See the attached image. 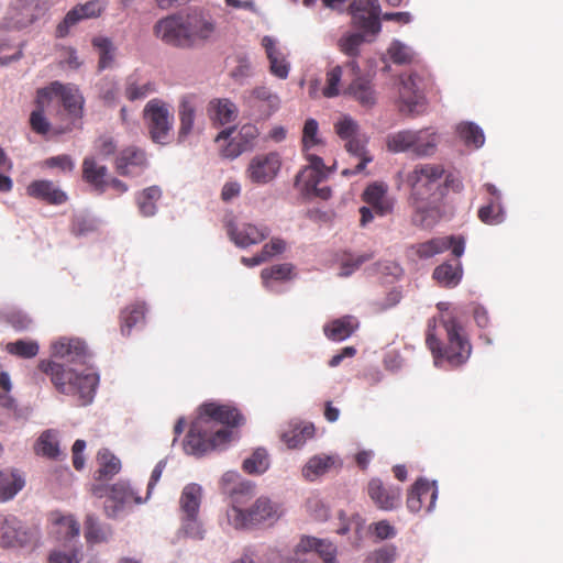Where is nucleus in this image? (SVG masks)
Returning a JSON list of instances; mask_svg holds the SVG:
<instances>
[{"mask_svg": "<svg viewBox=\"0 0 563 563\" xmlns=\"http://www.w3.org/2000/svg\"><path fill=\"white\" fill-rule=\"evenodd\" d=\"M47 91V99L52 103L54 98H58L64 110L67 112L64 123H73L81 119L84 109V98L79 90L58 81L52 82L49 86L41 88Z\"/></svg>", "mask_w": 563, "mask_h": 563, "instance_id": "10", "label": "nucleus"}, {"mask_svg": "<svg viewBox=\"0 0 563 563\" xmlns=\"http://www.w3.org/2000/svg\"><path fill=\"white\" fill-rule=\"evenodd\" d=\"M81 561V553L78 549L70 552L52 551L48 556L49 563H79Z\"/></svg>", "mask_w": 563, "mask_h": 563, "instance_id": "63", "label": "nucleus"}, {"mask_svg": "<svg viewBox=\"0 0 563 563\" xmlns=\"http://www.w3.org/2000/svg\"><path fill=\"white\" fill-rule=\"evenodd\" d=\"M484 188L489 194L486 203L477 211L481 222L487 225H498L506 219V211L501 203V195L493 184H485Z\"/></svg>", "mask_w": 563, "mask_h": 563, "instance_id": "25", "label": "nucleus"}, {"mask_svg": "<svg viewBox=\"0 0 563 563\" xmlns=\"http://www.w3.org/2000/svg\"><path fill=\"white\" fill-rule=\"evenodd\" d=\"M362 198L377 216L384 217L393 211V200L387 196V187L383 184L374 183L367 186Z\"/></svg>", "mask_w": 563, "mask_h": 563, "instance_id": "31", "label": "nucleus"}, {"mask_svg": "<svg viewBox=\"0 0 563 563\" xmlns=\"http://www.w3.org/2000/svg\"><path fill=\"white\" fill-rule=\"evenodd\" d=\"M147 166L145 151L134 145L121 150L114 162L117 173L125 177L139 176Z\"/></svg>", "mask_w": 563, "mask_h": 563, "instance_id": "21", "label": "nucleus"}, {"mask_svg": "<svg viewBox=\"0 0 563 563\" xmlns=\"http://www.w3.org/2000/svg\"><path fill=\"white\" fill-rule=\"evenodd\" d=\"M397 556V548L388 544L371 552L364 563H393Z\"/></svg>", "mask_w": 563, "mask_h": 563, "instance_id": "58", "label": "nucleus"}, {"mask_svg": "<svg viewBox=\"0 0 563 563\" xmlns=\"http://www.w3.org/2000/svg\"><path fill=\"white\" fill-rule=\"evenodd\" d=\"M314 551L324 563L336 562V547L322 539L302 537L294 550V555L287 558L286 563H299L305 561L303 555Z\"/></svg>", "mask_w": 563, "mask_h": 563, "instance_id": "16", "label": "nucleus"}, {"mask_svg": "<svg viewBox=\"0 0 563 563\" xmlns=\"http://www.w3.org/2000/svg\"><path fill=\"white\" fill-rule=\"evenodd\" d=\"M9 354L21 358H32L37 355L40 346L35 341L16 340L5 345Z\"/></svg>", "mask_w": 563, "mask_h": 563, "instance_id": "54", "label": "nucleus"}, {"mask_svg": "<svg viewBox=\"0 0 563 563\" xmlns=\"http://www.w3.org/2000/svg\"><path fill=\"white\" fill-rule=\"evenodd\" d=\"M439 144V135L430 128L421 130H402L391 133L386 145L393 153H411L418 157L432 156Z\"/></svg>", "mask_w": 563, "mask_h": 563, "instance_id": "5", "label": "nucleus"}, {"mask_svg": "<svg viewBox=\"0 0 563 563\" xmlns=\"http://www.w3.org/2000/svg\"><path fill=\"white\" fill-rule=\"evenodd\" d=\"M346 151L354 157L358 159L354 168H344L342 170V176L350 177L362 173L366 165L373 161V157L368 154L366 150V140L360 137L358 135L350 139L345 143Z\"/></svg>", "mask_w": 563, "mask_h": 563, "instance_id": "33", "label": "nucleus"}, {"mask_svg": "<svg viewBox=\"0 0 563 563\" xmlns=\"http://www.w3.org/2000/svg\"><path fill=\"white\" fill-rule=\"evenodd\" d=\"M35 453L48 459H57L59 455L58 441L52 430L44 431L34 445Z\"/></svg>", "mask_w": 563, "mask_h": 563, "instance_id": "48", "label": "nucleus"}, {"mask_svg": "<svg viewBox=\"0 0 563 563\" xmlns=\"http://www.w3.org/2000/svg\"><path fill=\"white\" fill-rule=\"evenodd\" d=\"M43 164L45 167L59 168L63 172H71L75 166L71 157L67 154L48 157Z\"/></svg>", "mask_w": 563, "mask_h": 563, "instance_id": "64", "label": "nucleus"}, {"mask_svg": "<svg viewBox=\"0 0 563 563\" xmlns=\"http://www.w3.org/2000/svg\"><path fill=\"white\" fill-rule=\"evenodd\" d=\"M92 46L98 51V70L111 68L114 64L115 47L112 41L104 36H96L91 41Z\"/></svg>", "mask_w": 563, "mask_h": 563, "instance_id": "45", "label": "nucleus"}, {"mask_svg": "<svg viewBox=\"0 0 563 563\" xmlns=\"http://www.w3.org/2000/svg\"><path fill=\"white\" fill-rule=\"evenodd\" d=\"M342 461L335 454H318L308 460L302 468V475L308 481H314L332 468H341Z\"/></svg>", "mask_w": 563, "mask_h": 563, "instance_id": "30", "label": "nucleus"}, {"mask_svg": "<svg viewBox=\"0 0 563 563\" xmlns=\"http://www.w3.org/2000/svg\"><path fill=\"white\" fill-rule=\"evenodd\" d=\"M201 497V486L195 483L186 485L179 499L181 516H198Z\"/></svg>", "mask_w": 563, "mask_h": 563, "instance_id": "40", "label": "nucleus"}, {"mask_svg": "<svg viewBox=\"0 0 563 563\" xmlns=\"http://www.w3.org/2000/svg\"><path fill=\"white\" fill-rule=\"evenodd\" d=\"M32 533L12 515L0 514V547L15 548L27 544Z\"/></svg>", "mask_w": 563, "mask_h": 563, "instance_id": "20", "label": "nucleus"}, {"mask_svg": "<svg viewBox=\"0 0 563 563\" xmlns=\"http://www.w3.org/2000/svg\"><path fill=\"white\" fill-rule=\"evenodd\" d=\"M388 54L390 56V59L395 64H409L415 60V52L407 45L402 44L399 41H395L391 43L390 47L388 48Z\"/></svg>", "mask_w": 563, "mask_h": 563, "instance_id": "56", "label": "nucleus"}, {"mask_svg": "<svg viewBox=\"0 0 563 563\" xmlns=\"http://www.w3.org/2000/svg\"><path fill=\"white\" fill-rule=\"evenodd\" d=\"M457 133L467 146L481 147L485 142L483 130L473 122H464L457 125Z\"/></svg>", "mask_w": 563, "mask_h": 563, "instance_id": "49", "label": "nucleus"}, {"mask_svg": "<svg viewBox=\"0 0 563 563\" xmlns=\"http://www.w3.org/2000/svg\"><path fill=\"white\" fill-rule=\"evenodd\" d=\"M367 495L378 509L390 511L400 505L401 488L395 485H385L382 479L375 477L367 484Z\"/></svg>", "mask_w": 563, "mask_h": 563, "instance_id": "22", "label": "nucleus"}, {"mask_svg": "<svg viewBox=\"0 0 563 563\" xmlns=\"http://www.w3.org/2000/svg\"><path fill=\"white\" fill-rule=\"evenodd\" d=\"M82 19L81 12H79L78 8L75 7L67 12L64 20L57 25L56 36L65 37L69 33V30Z\"/></svg>", "mask_w": 563, "mask_h": 563, "instance_id": "61", "label": "nucleus"}, {"mask_svg": "<svg viewBox=\"0 0 563 563\" xmlns=\"http://www.w3.org/2000/svg\"><path fill=\"white\" fill-rule=\"evenodd\" d=\"M153 32L166 45L187 48L186 19L183 14H170L159 19L154 24Z\"/></svg>", "mask_w": 563, "mask_h": 563, "instance_id": "13", "label": "nucleus"}, {"mask_svg": "<svg viewBox=\"0 0 563 563\" xmlns=\"http://www.w3.org/2000/svg\"><path fill=\"white\" fill-rule=\"evenodd\" d=\"M112 534L111 528L101 525L93 515H87L85 520V539L89 544L107 542Z\"/></svg>", "mask_w": 563, "mask_h": 563, "instance_id": "44", "label": "nucleus"}, {"mask_svg": "<svg viewBox=\"0 0 563 563\" xmlns=\"http://www.w3.org/2000/svg\"><path fill=\"white\" fill-rule=\"evenodd\" d=\"M52 522V532L56 539L67 541L79 536L80 526L73 516H64L59 512H53L49 516Z\"/></svg>", "mask_w": 563, "mask_h": 563, "instance_id": "34", "label": "nucleus"}, {"mask_svg": "<svg viewBox=\"0 0 563 563\" xmlns=\"http://www.w3.org/2000/svg\"><path fill=\"white\" fill-rule=\"evenodd\" d=\"M208 115L213 123L224 125L236 119L238 109L229 99H213L208 104Z\"/></svg>", "mask_w": 563, "mask_h": 563, "instance_id": "38", "label": "nucleus"}, {"mask_svg": "<svg viewBox=\"0 0 563 563\" xmlns=\"http://www.w3.org/2000/svg\"><path fill=\"white\" fill-rule=\"evenodd\" d=\"M146 305L143 301H136L126 306L120 312V330L122 335L129 336L133 327L145 320Z\"/></svg>", "mask_w": 563, "mask_h": 563, "instance_id": "39", "label": "nucleus"}, {"mask_svg": "<svg viewBox=\"0 0 563 563\" xmlns=\"http://www.w3.org/2000/svg\"><path fill=\"white\" fill-rule=\"evenodd\" d=\"M233 439V431L219 429L212 431L205 423V418H198L192 421L186 435L184 449L187 453L202 455L211 450L220 449L230 443Z\"/></svg>", "mask_w": 563, "mask_h": 563, "instance_id": "7", "label": "nucleus"}, {"mask_svg": "<svg viewBox=\"0 0 563 563\" xmlns=\"http://www.w3.org/2000/svg\"><path fill=\"white\" fill-rule=\"evenodd\" d=\"M24 484V478L18 471H0V503L12 499Z\"/></svg>", "mask_w": 563, "mask_h": 563, "instance_id": "41", "label": "nucleus"}, {"mask_svg": "<svg viewBox=\"0 0 563 563\" xmlns=\"http://www.w3.org/2000/svg\"><path fill=\"white\" fill-rule=\"evenodd\" d=\"M27 196L42 200L48 205H63L67 201V195L52 180H33L26 187Z\"/></svg>", "mask_w": 563, "mask_h": 563, "instance_id": "28", "label": "nucleus"}, {"mask_svg": "<svg viewBox=\"0 0 563 563\" xmlns=\"http://www.w3.org/2000/svg\"><path fill=\"white\" fill-rule=\"evenodd\" d=\"M364 35V33H347L343 35L338 42L339 49L350 57L358 56L360 47L365 41Z\"/></svg>", "mask_w": 563, "mask_h": 563, "instance_id": "55", "label": "nucleus"}, {"mask_svg": "<svg viewBox=\"0 0 563 563\" xmlns=\"http://www.w3.org/2000/svg\"><path fill=\"white\" fill-rule=\"evenodd\" d=\"M258 136V130L254 124H244L241 126L238 135L235 136L246 151L251 150L254 145L255 140Z\"/></svg>", "mask_w": 563, "mask_h": 563, "instance_id": "62", "label": "nucleus"}, {"mask_svg": "<svg viewBox=\"0 0 563 563\" xmlns=\"http://www.w3.org/2000/svg\"><path fill=\"white\" fill-rule=\"evenodd\" d=\"M37 368L49 376L55 389L64 395L78 398V406L89 405L99 383V375L90 368L78 372L53 361L42 360Z\"/></svg>", "mask_w": 563, "mask_h": 563, "instance_id": "3", "label": "nucleus"}, {"mask_svg": "<svg viewBox=\"0 0 563 563\" xmlns=\"http://www.w3.org/2000/svg\"><path fill=\"white\" fill-rule=\"evenodd\" d=\"M262 45L269 60L271 73L280 79H286L289 74V63L286 60L285 54L276 46L275 40L271 36H264Z\"/></svg>", "mask_w": 563, "mask_h": 563, "instance_id": "32", "label": "nucleus"}, {"mask_svg": "<svg viewBox=\"0 0 563 563\" xmlns=\"http://www.w3.org/2000/svg\"><path fill=\"white\" fill-rule=\"evenodd\" d=\"M350 13L353 25L364 34L377 35L380 32L378 0H353L350 4Z\"/></svg>", "mask_w": 563, "mask_h": 563, "instance_id": "12", "label": "nucleus"}, {"mask_svg": "<svg viewBox=\"0 0 563 563\" xmlns=\"http://www.w3.org/2000/svg\"><path fill=\"white\" fill-rule=\"evenodd\" d=\"M52 356L66 364L84 365L90 357L86 343L77 338H60L52 344Z\"/></svg>", "mask_w": 563, "mask_h": 563, "instance_id": "18", "label": "nucleus"}, {"mask_svg": "<svg viewBox=\"0 0 563 563\" xmlns=\"http://www.w3.org/2000/svg\"><path fill=\"white\" fill-rule=\"evenodd\" d=\"M181 529L189 538L201 540L205 537V530L198 516H181Z\"/></svg>", "mask_w": 563, "mask_h": 563, "instance_id": "59", "label": "nucleus"}, {"mask_svg": "<svg viewBox=\"0 0 563 563\" xmlns=\"http://www.w3.org/2000/svg\"><path fill=\"white\" fill-rule=\"evenodd\" d=\"M432 87V77L426 69L413 70L407 77H401L400 111L411 115L421 113L426 106V93Z\"/></svg>", "mask_w": 563, "mask_h": 563, "instance_id": "6", "label": "nucleus"}, {"mask_svg": "<svg viewBox=\"0 0 563 563\" xmlns=\"http://www.w3.org/2000/svg\"><path fill=\"white\" fill-rule=\"evenodd\" d=\"M410 189L411 222L416 227L431 228L444 216V198L449 189L460 192L462 181L446 173L442 164L419 163L406 176Z\"/></svg>", "mask_w": 563, "mask_h": 563, "instance_id": "1", "label": "nucleus"}, {"mask_svg": "<svg viewBox=\"0 0 563 563\" xmlns=\"http://www.w3.org/2000/svg\"><path fill=\"white\" fill-rule=\"evenodd\" d=\"M320 145H323V140L319 136V123L312 118L307 119L302 128V152L308 156V154H312V148Z\"/></svg>", "mask_w": 563, "mask_h": 563, "instance_id": "47", "label": "nucleus"}, {"mask_svg": "<svg viewBox=\"0 0 563 563\" xmlns=\"http://www.w3.org/2000/svg\"><path fill=\"white\" fill-rule=\"evenodd\" d=\"M98 468L95 479L98 482L110 481L121 471V461L108 449H101L97 453Z\"/></svg>", "mask_w": 563, "mask_h": 563, "instance_id": "36", "label": "nucleus"}, {"mask_svg": "<svg viewBox=\"0 0 563 563\" xmlns=\"http://www.w3.org/2000/svg\"><path fill=\"white\" fill-rule=\"evenodd\" d=\"M438 498V488L435 483L427 479H418L411 487L407 497V507L411 512H418L421 509L431 511Z\"/></svg>", "mask_w": 563, "mask_h": 563, "instance_id": "23", "label": "nucleus"}, {"mask_svg": "<svg viewBox=\"0 0 563 563\" xmlns=\"http://www.w3.org/2000/svg\"><path fill=\"white\" fill-rule=\"evenodd\" d=\"M343 95L353 98L363 107H372L376 102L375 91L371 81L360 76L347 86Z\"/></svg>", "mask_w": 563, "mask_h": 563, "instance_id": "35", "label": "nucleus"}, {"mask_svg": "<svg viewBox=\"0 0 563 563\" xmlns=\"http://www.w3.org/2000/svg\"><path fill=\"white\" fill-rule=\"evenodd\" d=\"M335 133L344 141L357 136L358 125L349 115H343L338 122L334 123Z\"/></svg>", "mask_w": 563, "mask_h": 563, "instance_id": "57", "label": "nucleus"}, {"mask_svg": "<svg viewBox=\"0 0 563 563\" xmlns=\"http://www.w3.org/2000/svg\"><path fill=\"white\" fill-rule=\"evenodd\" d=\"M198 109V99L194 95L181 97L178 104L179 128L177 139L184 142L194 131L196 112Z\"/></svg>", "mask_w": 563, "mask_h": 563, "instance_id": "29", "label": "nucleus"}, {"mask_svg": "<svg viewBox=\"0 0 563 563\" xmlns=\"http://www.w3.org/2000/svg\"><path fill=\"white\" fill-rule=\"evenodd\" d=\"M239 475L234 472H228L222 477V488L232 497L233 505L228 509L227 517L229 523L235 529H246L264 521L274 519L277 516L275 506L268 498L260 497L254 505L243 510L240 508L245 500L244 497L253 495V486L250 483L240 482L234 487Z\"/></svg>", "mask_w": 563, "mask_h": 563, "instance_id": "2", "label": "nucleus"}, {"mask_svg": "<svg viewBox=\"0 0 563 563\" xmlns=\"http://www.w3.org/2000/svg\"><path fill=\"white\" fill-rule=\"evenodd\" d=\"M162 196V190L158 186H151L136 195V203L140 212L144 217L154 216L156 212V202Z\"/></svg>", "mask_w": 563, "mask_h": 563, "instance_id": "46", "label": "nucleus"}, {"mask_svg": "<svg viewBox=\"0 0 563 563\" xmlns=\"http://www.w3.org/2000/svg\"><path fill=\"white\" fill-rule=\"evenodd\" d=\"M198 418H205V423L212 429V422H219L229 428H236L244 423L245 419L240 410L231 405L206 402L199 407Z\"/></svg>", "mask_w": 563, "mask_h": 563, "instance_id": "15", "label": "nucleus"}, {"mask_svg": "<svg viewBox=\"0 0 563 563\" xmlns=\"http://www.w3.org/2000/svg\"><path fill=\"white\" fill-rule=\"evenodd\" d=\"M343 75V67L340 65L333 66L325 73V85L322 88V96L325 98H334L341 93V79Z\"/></svg>", "mask_w": 563, "mask_h": 563, "instance_id": "52", "label": "nucleus"}, {"mask_svg": "<svg viewBox=\"0 0 563 563\" xmlns=\"http://www.w3.org/2000/svg\"><path fill=\"white\" fill-rule=\"evenodd\" d=\"M225 229L230 240L242 249L261 243L271 232L265 225L257 227L252 223H236L232 220L227 222Z\"/></svg>", "mask_w": 563, "mask_h": 563, "instance_id": "19", "label": "nucleus"}, {"mask_svg": "<svg viewBox=\"0 0 563 563\" xmlns=\"http://www.w3.org/2000/svg\"><path fill=\"white\" fill-rule=\"evenodd\" d=\"M314 431L312 423L296 424L282 434V440L289 449H297L312 439Z\"/></svg>", "mask_w": 563, "mask_h": 563, "instance_id": "42", "label": "nucleus"}, {"mask_svg": "<svg viewBox=\"0 0 563 563\" xmlns=\"http://www.w3.org/2000/svg\"><path fill=\"white\" fill-rule=\"evenodd\" d=\"M292 266L290 264H277L264 268L261 277L265 287L271 286V282H284L291 278Z\"/></svg>", "mask_w": 563, "mask_h": 563, "instance_id": "53", "label": "nucleus"}, {"mask_svg": "<svg viewBox=\"0 0 563 563\" xmlns=\"http://www.w3.org/2000/svg\"><path fill=\"white\" fill-rule=\"evenodd\" d=\"M440 323L445 331L446 344L442 346V343L433 333L431 324H429V331L426 339V344L433 355L435 365H438L442 360H445L452 367L463 365L470 358L472 353V345L466 338L464 328L451 313L442 314Z\"/></svg>", "mask_w": 563, "mask_h": 563, "instance_id": "4", "label": "nucleus"}, {"mask_svg": "<svg viewBox=\"0 0 563 563\" xmlns=\"http://www.w3.org/2000/svg\"><path fill=\"white\" fill-rule=\"evenodd\" d=\"M82 180L87 183L93 191L101 195L108 188V168L101 165L93 156H87L81 164Z\"/></svg>", "mask_w": 563, "mask_h": 563, "instance_id": "27", "label": "nucleus"}, {"mask_svg": "<svg viewBox=\"0 0 563 563\" xmlns=\"http://www.w3.org/2000/svg\"><path fill=\"white\" fill-rule=\"evenodd\" d=\"M372 258V254H361V255H346L342 260L341 265V276H350L353 272L361 267L362 264L369 261Z\"/></svg>", "mask_w": 563, "mask_h": 563, "instance_id": "60", "label": "nucleus"}, {"mask_svg": "<svg viewBox=\"0 0 563 563\" xmlns=\"http://www.w3.org/2000/svg\"><path fill=\"white\" fill-rule=\"evenodd\" d=\"M156 91V86L153 81H146L143 84H140L134 76H130L126 80L125 85V97L130 101H135L139 99H144L150 93H153Z\"/></svg>", "mask_w": 563, "mask_h": 563, "instance_id": "50", "label": "nucleus"}, {"mask_svg": "<svg viewBox=\"0 0 563 563\" xmlns=\"http://www.w3.org/2000/svg\"><path fill=\"white\" fill-rule=\"evenodd\" d=\"M463 271L461 263H443L433 271V278L444 287H455L462 278Z\"/></svg>", "mask_w": 563, "mask_h": 563, "instance_id": "43", "label": "nucleus"}, {"mask_svg": "<svg viewBox=\"0 0 563 563\" xmlns=\"http://www.w3.org/2000/svg\"><path fill=\"white\" fill-rule=\"evenodd\" d=\"M143 120L150 139L154 143L161 145L169 143L174 114L165 101L158 98L151 99L143 109Z\"/></svg>", "mask_w": 563, "mask_h": 563, "instance_id": "8", "label": "nucleus"}, {"mask_svg": "<svg viewBox=\"0 0 563 563\" xmlns=\"http://www.w3.org/2000/svg\"><path fill=\"white\" fill-rule=\"evenodd\" d=\"M34 110L30 113L29 125L30 129L41 136H56L73 130V123H58L52 124L47 119L45 111L49 108L51 103L47 99V91L37 89L34 100Z\"/></svg>", "mask_w": 563, "mask_h": 563, "instance_id": "9", "label": "nucleus"}, {"mask_svg": "<svg viewBox=\"0 0 563 563\" xmlns=\"http://www.w3.org/2000/svg\"><path fill=\"white\" fill-rule=\"evenodd\" d=\"M449 249L455 257H461L465 249V240L463 236H441L433 238L426 242L412 244L408 249V255L417 260H428L434 255L441 254Z\"/></svg>", "mask_w": 563, "mask_h": 563, "instance_id": "11", "label": "nucleus"}, {"mask_svg": "<svg viewBox=\"0 0 563 563\" xmlns=\"http://www.w3.org/2000/svg\"><path fill=\"white\" fill-rule=\"evenodd\" d=\"M306 158L309 165L296 176V184L301 186L307 192H310L311 189H316V187L323 181L327 173L325 165L320 156L308 154Z\"/></svg>", "mask_w": 563, "mask_h": 563, "instance_id": "26", "label": "nucleus"}, {"mask_svg": "<svg viewBox=\"0 0 563 563\" xmlns=\"http://www.w3.org/2000/svg\"><path fill=\"white\" fill-rule=\"evenodd\" d=\"M187 48L195 47L209 38L216 32L213 20L202 13H190L185 15Z\"/></svg>", "mask_w": 563, "mask_h": 563, "instance_id": "24", "label": "nucleus"}, {"mask_svg": "<svg viewBox=\"0 0 563 563\" xmlns=\"http://www.w3.org/2000/svg\"><path fill=\"white\" fill-rule=\"evenodd\" d=\"M357 328L358 322L354 317L344 316L327 323L323 331L329 340L343 341L350 338Z\"/></svg>", "mask_w": 563, "mask_h": 563, "instance_id": "37", "label": "nucleus"}, {"mask_svg": "<svg viewBox=\"0 0 563 563\" xmlns=\"http://www.w3.org/2000/svg\"><path fill=\"white\" fill-rule=\"evenodd\" d=\"M282 167V158L277 152L255 155L245 170L246 177L256 185L271 183Z\"/></svg>", "mask_w": 563, "mask_h": 563, "instance_id": "14", "label": "nucleus"}, {"mask_svg": "<svg viewBox=\"0 0 563 563\" xmlns=\"http://www.w3.org/2000/svg\"><path fill=\"white\" fill-rule=\"evenodd\" d=\"M142 498L128 482L119 481L110 486V494L104 503V514L109 518H115L126 506L141 504Z\"/></svg>", "mask_w": 563, "mask_h": 563, "instance_id": "17", "label": "nucleus"}, {"mask_svg": "<svg viewBox=\"0 0 563 563\" xmlns=\"http://www.w3.org/2000/svg\"><path fill=\"white\" fill-rule=\"evenodd\" d=\"M243 470L249 474H262L269 467V459L266 450L256 449L253 454L245 459L242 465Z\"/></svg>", "mask_w": 563, "mask_h": 563, "instance_id": "51", "label": "nucleus"}]
</instances>
